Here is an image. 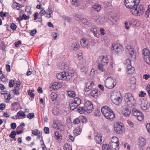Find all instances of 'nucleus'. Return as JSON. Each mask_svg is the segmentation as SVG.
I'll return each mask as SVG.
<instances>
[{
	"mask_svg": "<svg viewBox=\"0 0 150 150\" xmlns=\"http://www.w3.org/2000/svg\"><path fill=\"white\" fill-rule=\"evenodd\" d=\"M88 68L85 66H83L81 68V70L82 74H86V72L88 71Z\"/></svg>",
	"mask_w": 150,
	"mask_h": 150,
	"instance_id": "c9c22d12",
	"label": "nucleus"
},
{
	"mask_svg": "<svg viewBox=\"0 0 150 150\" xmlns=\"http://www.w3.org/2000/svg\"><path fill=\"white\" fill-rule=\"evenodd\" d=\"M41 141L42 142V143L43 144H42L41 145V147L42 148V150H46V147L45 145L44 144V141L42 139L41 140Z\"/></svg>",
	"mask_w": 150,
	"mask_h": 150,
	"instance_id": "13d9d810",
	"label": "nucleus"
},
{
	"mask_svg": "<svg viewBox=\"0 0 150 150\" xmlns=\"http://www.w3.org/2000/svg\"><path fill=\"white\" fill-rule=\"evenodd\" d=\"M144 8L143 6H139L133 8L131 11V13L135 16H141L144 12Z\"/></svg>",
	"mask_w": 150,
	"mask_h": 150,
	"instance_id": "0eeeda50",
	"label": "nucleus"
},
{
	"mask_svg": "<svg viewBox=\"0 0 150 150\" xmlns=\"http://www.w3.org/2000/svg\"><path fill=\"white\" fill-rule=\"evenodd\" d=\"M91 96L95 98H97L100 94L99 91L97 89L92 90L90 93Z\"/></svg>",
	"mask_w": 150,
	"mask_h": 150,
	"instance_id": "412c9836",
	"label": "nucleus"
},
{
	"mask_svg": "<svg viewBox=\"0 0 150 150\" xmlns=\"http://www.w3.org/2000/svg\"><path fill=\"white\" fill-rule=\"evenodd\" d=\"M11 128L12 129H15L16 127V124L15 123H12L11 125Z\"/></svg>",
	"mask_w": 150,
	"mask_h": 150,
	"instance_id": "0e129e2a",
	"label": "nucleus"
},
{
	"mask_svg": "<svg viewBox=\"0 0 150 150\" xmlns=\"http://www.w3.org/2000/svg\"><path fill=\"white\" fill-rule=\"evenodd\" d=\"M111 98L112 100L113 103L116 105H119L121 103L122 97L119 93L115 92L113 95L111 96Z\"/></svg>",
	"mask_w": 150,
	"mask_h": 150,
	"instance_id": "423d86ee",
	"label": "nucleus"
},
{
	"mask_svg": "<svg viewBox=\"0 0 150 150\" xmlns=\"http://www.w3.org/2000/svg\"><path fill=\"white\" fill-rule=\"evenodd\" d=\"M27 117L29 119H31L33 118L35 116L33 112H31L29 113L27 116Z\"/></svg>",
	"mask_w": 150,
	"mask_h": 150,
	"instance_id": "de8ad7c7",
	"label": "nucleus"
},
{
	"mask_svg": "<svg viewBox=\"0 0 150 150\" xmlns=\"http://www.w3.org/2000/svg\"><path fill=\"white\" fill-rule=\"evenodd\" d=\"M146 141L145 139L142 137H140L139 140V147L140 149H143L146 144Z\"/></svg>",
	"mask_w": 150,
	"mask_h": 150,
	"instance_id": "dca6fc26",
	"label": "nucleus"
},
{
	"mask_svg": "<svg viewBox=\"0 0 150 150\" xmlns=\"http://www.w3.org/2000/svg\"><path fill=\"white\" fill-rule=\"evenodd\" d=\"M101 7L99 4H96L92 6L91 11H96L97 12L100 11Z\"/></svg>",
	"mask_w": 150,
	"mask_h": 150,
	"instance_id": "a211bd4d",
	"label": "nucleus"
},
{
	"mask_svg": "<svg viewBox=\"0 0 150 150\" xmlns=\"http://www.w3.org/2000/svg\"><path fill=\"white\" fill-rule=\"evenodd\" d=\"M67 93L69 96L70 97L73 98L75 96V93L73 91H68Z\"/></svg>",
	"mask_w": 150,
	"mask_h": 150,
	"instance_id": "a19ab883",
	"label": "nucleus"
},
{
	"mask_svg": "<svg viewBox=\"0 0 150 150\" xmlns=\"http://www.w3.org/2000/svg\"><path fill=\"white\" fill-rule=\"evenodd\" d=\"M142 54L143 55V58L150 55V52L149 50L146 48L143 49Z\"/></svg>",
	"mask_w": 150,
	"mask_h": 150,
	"instance_id": "7c9ffc66",
	"label": "nucleus"
},
{
	"mask_svg": "<svg viewBox=\"0 0 150 150\" xmlns=\"http://www.w3.org/2000/svg\"><path fill=\"white\" fill-rule=\"evenodd\" d=\"M80 47L79 44L76 42H74L72 43L71 46V49L74 51L78 50Z\"/></svg>",
	"mask_w": 150,
	"mask_h": 150,
	"instance_id": "4be33fe9",
	"label": "nucleus"
},
{
	"mask_svg": "<svg viewBox=\"0 0 150 150\" xmlns=\"http://www.w3.org/2000/svg\"><path fill=\"white\" fill-rule=\"evenodd\" d=\"M111 50L112 52L116 54H120L123 50V46L119 44L113 43Z\"/></svg>",
	"mask_w": 150,
	"mask_h": 150,
	"instance_id": "6e6552de",
	"label": "nucleus"
},
{
	"mask_svg": "<svg viewBox=\"0 0 150 150\" xmlns=\"http://www.w3.org/2000/svg\"><path fill=\"white\" fill-rule=\"evenodd\" d=\"M93 85L94 83L92 81H88L86 84L85 91L86 92L89 91L92 88Z\"/></svg>",
	"mask_w": 150,
	"mask_h": 150,
	"instance_id": "f3484780",
	"label": "nucleus"
},
{
	"mask_svg": "<svg viewBox=\"0 0 150 150\" xmlns=\"http://www.w3.org/2000/svg\"><path fill=\"white\" fill-rule=\"evenodd\" d=\"M81 44L83 47H87L89 44V40L86 38H83L81 39L80 40Z\"/></svg>",
	"mask_w": 150,
	"mask_h": 150,
	"instance_id": "aec40b11",
	"label": "nucleus"
},
{
	"mask_svg": "<svg viewBox=\"0 0 150 150\" xmlns=\"http://www.w3.org/2000/svg\"><path fill=\"white\" fill-rule=\"evenodd\" d=\"M111 143L112 144V146L114 145L115 146H118V143H119V141L118 138L114 136L112 137L110 139Z\"/></svg>",
	"mask_w": 150,
	"mask_h": 150,
	"instance_id": "5701e85b",
	"label": "nucleus"
},
{
	"mask_svg": "<svg viewBox=\"0 0 150 150\" xmlns=\"http://www.w3.org/2000/svg\"><path fill=\"white\" fill-rule=\"evenodd\" d=\"M16 25L13 23H12L10 26L11 28L13 30H16Z\"/></svg>",
	"mask_w": 150,
	"mask_h": 150,
	"instance_id": "5fc2aeb1",
	"label": "nucleus"
},
{
	"mask_svg": "<svg viewBox=\"0 0 150 150\" xmlns=\"http://www.w3.org/2000/svg\"><path fill=\"white\" fill-rule=\"evenodd\" d=\"M131 113V110L128 108H124L122 111V114L125 116H129Z\"/></svg>",
	"mask_w": 150,
	"mask_h": 150,
	"instance_id": "a878e982",
	"label": "nucleus"
},
{
	"mask_svg": "<svg viewBox=\"0 0 150 150\" xmlns=\"http://www.w3.org/2000/svg\"><path fill=\"white\" fill-rule=\"evenodd\" d=\"M99 15H98L97 14H92L91 15V17L92 18L96 21V19H97V18H98Z\"/></svg>",
	"mask_w": 150,
	"mask_h": 150,
	"instance_id": "680f3d73",
	"label": "nucleus"
},
{
	"mask_svg": "<svg viewBox=\"0 0 150 150\" xmlns=\"http://www.w3.org/2000/svg\"><path fill=\"white\" fill-rule=\"evenodd\" d=\"M114 130L118 134H122L124 131L123 124L120 122L115 123L114 125Z\"/></svg>",
	"mask_w": 150,
	"mask_h": 150,
	"instance_id": "9d476101",
	"label": "nucleus"
},
{
	"mask_svg": "<svg viewBox=\"0 0 150 150\" xmlns=\"http://www.w3.org/2000/svg\"><path fill=\"white\" fill-rule=\"evenodd\" d=\"M146 127L148 132H150V123L147 124L146 125Z\"/></svg>",
	"mask_w": 150,
	"mask_h": 150,
	"instance_id": "774afa93",
	"label": "nucleus"
},
{
	"mask_svg": "<svg viewBox=\"0 0 150 150\" xmlns=\"http://www.w3.org/2000/svg\"><path fill=\"white\" fill-rule=\"evenodd\" d=\"M127 72L128 74H132L134 71V68L132 66L126 68Z\"/></svg>",
	"mask_w": 150,
	"mask_h": 150,
	"instance_id": "c85d7f7f",
	"label": "nucleus"
},
{
	"mask_svg": "<svg viewBox=\"0 0 150 150\" xmlns=\"http://www.w3.org/2000/svg\"><path fill=\"white\" fill-rule=\"evenodd\" d=\"M72 3L73 5L78 6L79 4L78 0H72Z\"/></svg>",
	"mask_w": 150,
	"mask_h": 150,
	"instance_id": "8fccbe9b",
	"label": "nucleus"
},
{
	"mask_svg": "<svg viewBox=\"0 0 150 150\" xmlns=\"http://www.w3.org/2000/svg\"><path fill=\"white\" fill-rule=\"evenodd\" d=\"M19 89V88H16V87H14V89L13 90V92L15 95H18L19 94V93L18 92V91Z\"/></svg>",
	"mask_w": 150,
	"mask_h": 150,
	"instance_id": "6e6d98bb",
	"label": "nucleus"
},
{
	"mask_svg": "<svg viewBox=\"0 0 150 150\" xmlns=\"http://www.w3.org/2000/svg\"><path fill=\"white\" fill-rule=\"evenodd\" d=\"M124 98L125 102L129 107H132L135 105V100L131 93H126Z\"/></svg>",
	"mask_w": 150,
	"mask_h": 150,
	"instance_id": "7ed1b4c3",
	"label": "nucleus"
},
{
	"mask_svg": "<svg viewBox=\"0 0 150 150\" xmlns=\"http://www.w3.org/2000/svg\"><path fill=\"white\" fill-rule=\"evenodd\" d=\"M59 84L57 83H54L51 87L50 88L54 90L59 89L60 87V86H59Z\"/></svg>",
	"mask_w": 150,
	"mask_h": 150,
	"instance_id": "2f4dec72",
	"label": "nucleus"
},
{
	"mask_svg": "<svg viewBox=\"0 0 150 150\" xmlns=\"http://www.w3.org/2000/svg\"><path fill=\"white\" fill-rule=\"evenodd\" d=\"M82 125H80L74 131V134L75 136L80 134L82 131Z\"/></svg>",
	"mask_w": 150,
	"mask_h": 150,
	"instance_id": "b1692460",
	"label": "nucleus"
},
{
	"mask_svg": "<svg viewBox=\"0 0 150 150\" xmlns=\"http://www.w3.org/2000/svg\"><path fill=\"white\" fill-rule=\"evenodd\" d=\"M144 59L147 64H150V55L144 58Z\"/></svg>",
	"mask_w": 150,
	"mask_h": 150,
	"instance_id": "37998d69",
	"label": "nucleus"
},
{
	"mask_svg": "<svg viewBox=\"0 0 150 150\" xmlns=\"http://www.w3.org/2000/svg\"><path fill=\"white\" fill-rule=\"evenodd\" d=\"M98 68L101 71L105 70V67L108 65L109 62V59L106 56H100L98 58Z\"/></svg>",
	"mask_w": 150,
	"mask_h": 150,
	"instance_id": "f03ea898",
	"label": "nucleus"
},
{
	"mask_svg": "<svg viewBox=\"0 0 150 150\" xmlns=\"http://www.w3.org/2000/svg\"><path fill=\"white\" fill-rule=\"evenodd\" d=\"M5 106L4 104L2 103L0 105V110H3L5 109Z\"/></svg>",
	"mask_w": 150,
	"mask_h": 150,
	"instance_id": "338daca9",
	"label": "nucleus"
},
{
	"mask_svg": "<svg viewBox=\"0 0 150 150\" xmlns=\"http://www.w3.org/2000/svg\"><path fill=\"white\" fill-rule=\"evenodd\" d=\"M101 111L104 116L108 120L111 121L115 117L113 111L107 106L103 107Z\"/></svg>",
	"mask_w": 150,
	"mask_h": 150,
	"instance_id": "f257e3e1",
	"label": "nucleus"
},
{
	"mask_svg": "<svg viewBox=\"0 0 150 150\" xmlns=\"http://www.w3.org/2000/svg\"><path fill=\"white\" fill-rule=\"evenodd\" d=\"M62 18L65 20H66L67 22H69L71 20V18L65 16H62Z\"/></svg>",
	"mask_w": 150,
	"mask_h": 150,
	"instance_id": "864d4df0",
	"label": "nucleus"
},
{
	"mask_svg": "<svg viewBox=\"0 0 150 150\" xmlns=\"http://www.w3.org/2000/svg\"><path fill=\"white\" fill-rule=\"evenodd\" d=\"M24 6L23 4H20L16 2H14L12 6L13 9L16 8L17 10H19L20 8Z\"/></svg>",
	"mask_w": 150,
	"mask_h": 150,
	"instance_id": "393cba45",
	"label": "nucleus"
},
{
	"mask_svg": "<svg viewBox=\"0 0 150 150\" xmlns=\"http://www.w3.org/2000/svg\"><path fill=\"white\" fill-rule=\"evenodd\" d=\"M139 111L136 109H133L132 111V113L135 117L138 115L139 113Z\"/></svg>",
	"mask_w": 150,
	"mask_h": 150,
	"instance_id": "4c0bfd02",
	"label": "nucleus"
},
{
	"mask_svg": "<svg viewBox=\"0 0 150 150\" xmlns=\"http://www.w3.org/2000/svg\"><path fill=\"white\" fill-rule=\"evenodd\" d=\"M92 33L95 36L98 37L99 34L98 33L97 29L94 26L91 27L90 29Z\"/></svg>",
	"mask_w": 150,
	"mask_h": 150,
	"instance_id": "bb28decb",
	"label": "nucleus"
},
{
	"mask_svg": "<svg viewBox=\"0 0 150 150\" xmlns=\"http://www.w3.org/2000/svg\"><path fill=\"white\" fill-rule=\"evenodd\" d=\"M125 50L127 56L131 57L133 56L135 57L134 49L132 45H128L126 46Z\"/></svg>",
	"mask_w": 150,
	"mask_h": 150,
	"instance_id": "9b49d317",
	"label": "nucleus"
},
{
	"mask_svg": "<svg viewBox=\"0 0 150 150\" xmlns=\"http://www.w3.org/2000/svg\"><path fill=\"white\" fill-rule=\"evenodd\" d=\"M131 61L129 59H127L125 62L124 64L126 68L129 66H131Z\"/></svg>",
	"mask_w": 150,
	"mask_h": 150,
	"instance_id": "72a5a7b5",
	"label": "nucleus"
},
{
	"mask_svg": "<svg viewBox=\"0 0 150 150\" xmlns=\"http://www.w3.org/2000/svg\"><path fill=\"white\" fill-rule=\"evenodd\" d=\"M44 131L45 134H49L50 132L49 128L47 127H45L44 128Z\"/></svg>",
	"mask_w": 150,
	"mask_h": 150,
	"instance_id": "052dcab7",
	"label": "nucleus"
},
{
	"mask_svg": "<svg viewBox=\"0 0 150 150\" xmlns=\"http://www.w3.org/2000/svg\"><path fill=\"white\" fill-rule=\"evenodd\" d=\"M80 21H81L84 24L87 25H89V23L87 21L85 18H82L81 17V18H80Z\"/></svg>",
	"mask_w": 150,
	"mask_h": 150,
	"instance_id": "79ce46f5",
	"label": "nucleus"
},
{
	"mask_svg": "<svg viewBox=\"0 0 150 150\" xmlns=\"http://www.w3.org/2000/svg\"><path fill=\"white\" fill-rule=\"evenodd\" d=\"M1 81L3 82H6L8 80L7 78L3 74L2 75L1 77Z\"/></svg>",
	"mask_w": 150,
	"mask_h": 150,
	"instance_id": "49530a36",
	"label": "nucleus"
},
{
	"mask_svg": "<svg viewBox=\"0 0 150 150\" xmlns=\"http://www.w3.org/2000/svg\"><path fill=\"white\" fill-rule=\"evenodd\" d=\"M84 107L86 112L88 113H91L93 109V106L92 102L89 101H87L85 103Z\"/></svg>",
	"mask_w": 150,
	"mask_h": 150,
	"instance_id": "4468645a",
	"label": "nucleus"
},
{
	"mask_svg": "<svg viewBox=\"0 0 150 150\" xmlns=\"http://www.w3.org/2000/svg\"><path fill=\"white\" fill-rule=\"evenodd\" d=\"M146 94V93L143 91H141L140 94L139 95V96L140 97H143Z\"/></svg>",
	"mask_w": 150,
	"mask_h": 150,
	"instance_id": "4d7b16f0",
	"label": "nucleus"
},
{
	"mask_svg": "<svg viewBox=\"0 0 150 150\" xmlns=\"http://www.w3.org/2000/svg\"><path fill=\"white\" fill-rule=\"evenodd\" d=\"M139 104L141 105V108L144 110H146L148 109L150 105V104L149 101L147 100H144V99L141 100Z\"/></svg>",
	"mask_w": 150,
	"mask_h": 150,
	"instance_id": "ddd939ff",
	"label": "nucleus"
},
{
	"mask_svg": "<svg viewBox=\"0 0 150 150\" xmlns=\"http://www.w3.org/2000/svg\"><path fill=\"white\" fill-rule=\"evenodd\" d=\"M97 19H96V22L98 23H101L103 22V21H102V18L100 16H99L98 18H97Z\"/></svg>",
	"mask_w": 150,
	"mask_h": 150,
	"instance_id": "3c124183",
	"label": "nucleus"
},
{
	"mask_svg": "<svg viewBox=\"0 0 150 150\" xmlns=\"http://www.w3.org/2000/svg\"><path fill=\"white\" fill-rule=\"evenodd\" d=\"M32 134L35 136H36L37 135H38V134H40V132L37 129H35L32 130Z\"/></svg>",
	"mask_w": 150,
	"mask_h": 150,
	"instance_id": "a18cd8bd",
	"label": "nucleus"
},
{
	"mask_svg": "<svg viewBox=\"0 0 150 150\" xmlns=\"http://www.w3.org/2000/svg\"><path fill=\"white\" fill-rule=\"evenodd\" d=\"M64 150H71V146L68 144H65L64 146Z\"/></svg>",
	"mask_w": 150,
	"mask_h": 150,
	"instance_id": "ea45409f",
	"label": "nucleus"
},
{
	"mask_svg": "<svg viewBox=\"0 0 150 150\" xmlns=\"http://www.w3.org/2000/svg\"><path fill=\"white\" fill-rule=\"evenodd\" d=\"M16 134V132L15 131H13L11 133L9 136L11 138H14L15 137Z\"/></svg>",
	"mask_w": 150,
	"mask_h": 150,
	"instance_id": "09e8293b",
	"label": "nucleus"
},
{
	"mask_svg": "<svg viewBox=\"0 0 150 150\" xmlns=\"http://www.w3.org/2000/svg\"><path fill=\"white\" fill-rule=\"evenodd\" d=\"M54 135L56 138L59 140H61L62 139L61 134L58 132L56 131L54 132Z\"/></svg>",
	"mask_w": 150,
	"mask_h": 150,
	"instance_id": "473e14b6",
	"label": "nucleus"
},
{
	"mask_svg": "<svg viewBox=\"0 0 150 150\" xmlns=\"http://www.w3.org/2000/svg\"><path fill=\"white\" fill-rule=\"evenodd\" d=\"M150 77V75L149 74H144L143 76V78L145 80H147Z\"/></svg>",
	"mask_w": 150,
	"mask_h": 150,
	"instance_id": "e2e57ef3",
	"label": "nucleus"
},
{
	"mask_svg": "<svg viewBox=\"0 0 150 150\" xmlns=\"http://www.w3.org/2000/svg\"><path fill=\"white\" fill-rule=\"evenodd\" d=\"M116 83V80L115 79L111 77H108L105 81L104 85L106 88L109 89H112L115 87Z\"/></svg>",
	"mask_w": 150,
	"mask_h": 150,
	"instance_id": "20e7f679",
	"label": "nucleus"
},
{
	"mask_svg": "<svg viewBox=\"0 0 150 150\" xmlns=\"http://www.w3.org/2000/svg\"><path fill=\"white\" fill-rule=\"evenodd\" d=\"M17 115L18 117V116H20L23 117L25 118V115L24 112L23 111H20L18 112L17 114Z\"/></svg>",
	"mask_w": 150,
	"mask_h": 150,
	"instance_id": "c03bdc74",
	"label": "nucleus"
},
{
	"mask_svg": "<svg viewBox=\"0 0 150 150\" xmlns=\"http://www.w3.org/2000/svg\"><path fill=\"white\" fill-rule=\"evenodd\" d=\"M110 145L106 144L103 146V150H111L112 149L114 148L112 147V144L111 143H110Z\"/></svg>",
	"mask_w": 150,
	"mask_h": 150,
	"instance_id": "cd10ccee",
	"label": "nucleus"
},
{
	"mask_svg": "<svg viewBox=\"0 0 150 150\" xmlns=\"http://www.w3.org/2000/svg\"><path fill=\"white\" fill-rule=\"evenodd\" d=\"M46 12L45 10L42 9L41 10L39 13L41 16L43 15L46 14Z\"/></svg>",
	"mask_w": 150,
	"mask_h": 150,
	"instance_id": "69168bd1",
	"label": "nucleus"
},
{
	"mask_svg": "<svg viewBox=\"0 0 150 150\" xmlns=\"http://www.w3.org/2000/svg\"><path fill=\"white\" fill-rule=\"evenodd\" d=\"M81 100L80 98H74L70 103V109L71 110H74L76 108L81 104Z\"/></svg>",
	"mask_w": 150,
	"mask_h": 150,
	"instance_id": "1a4fd4ad",
	"label": "nucleus"
},
{
	"mask_svg": "<svg viewBox=\"0 0 150 150\" xmlns=\"http://www.w3.org/2000/svg\"><path fill=\"white\" fill-rule=\"evenodd\" d=\"M77 110L78 112L81 114H83L86 111L85 107L83 108V107L79 108Z\"/></svg>",
	"mask_w": 150,
	"mask_h": 150,
	"instance_id": "e433bc0d",
	"label": "nucleus"
},
{
	"mask_svg": "<svg viewBox=\"0 0 150 150\" xmlns=\"http://www.w3.org/2000/svg\"><path fill=\"white\" fill-rule=\"evenodd\" d=\"M83 121H82L78 117L75 119L73 121V123L74 125L78 124L79 123H80V125H83Z\"/></svg>",
	"mask_w": 150,
	"mask_h": 150,
	"instance_id": "c756f323",
	"label": "nucleus"
},
{
	"mask_svg": "<svg viewBox=\"0 0 150 150\" xmlns=\"http://www.w3.org/2000/svg\"><path fill=\"white\" fill-rule=\"evenodd\" d=\"M95 139L97 143L101 144L102 139L101 135L100 133H97L95 135Z\"/></svg>",
	"mask_w": 150,
	"mask_h": 150,
	"instance_id": "6ab92c4d",
	"label": "nucleus"
},
{
	"mask_svg": "<svg viewBox=\"0 0 150 150\" xmlns=\"http://www.w3.org/2000/svg\"><path fill=\"white\" fill-rule=\"evenodd\" d=\"M57 95L54 93H52L51 95V100L53 101L55 100L57 98Z\"/></svg>",
	"mask_w": 150,
	"mask_h": 150,
	"instance_id": "58836bf2",
	"label": "nucleus"
},
{
	"mask_svg": "<svg viewBox=\"0 0 150 150\" xmlns=\"http://www.w3.org/2000/svg\"><path fill=\"white\" fill-rule=\"evenodd\" d=\"M140 2V0H125L124 3L126 6L129 9H133L137 6Z\"/></svg>",
	"mask_w": 150,
	"mask_h": 150,
	"instance_id": "39448f33",
	"label": "nucleus"
},
{
	"mask_svg": "<svg viewBox=\"0 0 150 150\" xmlns=\"http://www.w3.org/2000/svg\"><path fill=\"white\" fill-rule=\"evenodd\" d=\"M53 127L56 129H59L61 131H63L64 129V123L61 122H54Z\"/></svg>",
	"mask_w": 150,
	"mask_h": 150,
	"instance_id": "2eb2a0df",
	"label": "nucleus"
},
{
	"mask_svg": "<svg viewBox=\"0 0 150 150\" xmlns=\"http://www.w3.org/2000/svg\"><path fill=\"white\" fill-rule=\"evenodd\" d=\"M136 117L137 118L138 120L141 121L143 119L144 117L142 113L140 111H139V114H138V115H137Z\"/></svg>",
	"mask_w": 150,
	"mask_h": 150,
	"instance_id": "f704fd0d",
	"label": "nucleus"
},
{
	"mask_svg": "<svg viewBox=\"0 0 150 150\" xmlns=\"http://www.w3.org/2000/svg\"><path fill=\"white\" fill-rule=\"evenodd\" d=\"M37 32V31L35 29H34L31 30L30 34L32 36L34 35Z\"/></svg>",
	"mask_w": 150,
	"mask_h": 150,
	"instance_id": "bf43d9fd",
	"label": "nucleus"
},
{
	"mask_svg": "<svg viewBox=\"0 0 150 150\" xmlns=\"http://www.w3.org/2000/svg\"><path fill=\"white\" fill-rule=\"evenodd\" d=\"M58 79L65 80L66 79H70V76L68 72H62L58 74L57 75Z\"/></svg>",
	"mask_w": 150,
	"mask_h": 150,
	"instance_id": "f8f14e48",
	"label": "nucleus"
},
{
	"mask_svg": "<svg viewBox=\"0 0 150 150\" xmlns=\"http://www.w3.org/2000/svg\"><path fill=\"white\" fill-rule=\"evenodd\" d=\"M15 84L14 81L13 80H11L10 81L9 83V86L10 87H12Z\"/></svg>",
	"mask_w": 150,
	"mask_h": 150,
	"instance_id": "603ef678",
	"label": "nucleus"
}]
</instances>
